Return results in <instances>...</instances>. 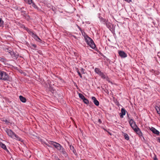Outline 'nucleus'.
I'll return each mask as SVG.
<instances>
[{
  "mask_svg": "<svg viewBox=\"0 0 160 160\" xmlns=\"http://www.w3.org/2000/svg\"><path fill=\"white\" fill-rule=\"evenodd\" d=\"M59 151H60L64 155L65 157H68V154L66 152L65 149L63 148V147L62 146L61 147V148L59 150Z\"/></svg>",
  "mask_w": 160,
  "mask_h": 160,
  "instance_id": "10",
  "label": "nucleus"
},
{
  "mask_svg": "<svg viewBox=\"0 0 160 160\" xmlns=\"http://www.w3.org/2000/svg\"><path fill=\"white\" fill-rule=\"evenodd\" d=\"M101 20L103 21L105 23L106 25L108 28H111L112 24L110 22H109L108 21H106L105 19L102 18H101Z\"/></svg>",
  "mask_w": 160,
  "mask_h": 160,
  "instance_id": "8",
  "label": "nucleus"
},
{
  "mask_svg": "<svg viewBox=\"0 0 160 160\" xmlns=\"http://www.w3.org/2000/svg\"><path fill=\"white\" fill-rule=\"evenodd\" d=\"M106 80L108 81L109 82H110L109 78L108 77V76L107 75L106 76V78H105Z\"/></svg>",
  "mask_w": 160,
  "mask_h": 160,
  "instance_id": "30",
  "label": "nucleus"
},
{
  "mask_svg": "<svg viewBox=\"0 0 160 160\" xmlns=\"http://www.w3.org/2000/svg\"><path fill=\"white\" fill-rule=\"evenodd\" d=\"M154 71V73L156 75H158L160 73L158 71Z\"/></svg>",
  "mask_w": 160,
  "mask_h": 160,
  "instance_id": "26",
  "label": "nucleus"
},
{
  "mask_svg": "<svg viewBox=\"0 0 160 160\" xmlns=\"http://www.w3.org/2000/svg\"><path fill=\"white\" fill-rule=\"evenodd\" d=\"M95 72L98 74L99 76H100L102 78L105 79L106 78V76L107 74L103 72H102L101 71H95Z\"/></svg>",
  "mask_w": 160,
  "mask_h": 160,
  "instance_id": "7",
  "label": "nucleus"
},
{
  "mask_svg": "<svg viewBox=\"0 0 160 160\" xmlns=\"http://www.w3.org/2000/svg\"><path fill=\"white\" fill-rule=\"evenodd\" d=\"M78 95L79 98L82 100L85 98V97L81 93H79Z\"/></svg>",
  "mask_w": 160,
  "mask_h": 160,
  "instance_id": "23",
  "label": "nucleus"
},
{
  "mask_svg": "<svg viewBox=\"0 0 160 160\" xmlns=\"http://www.w3.org/2000/svg\"><path fill=\"white\" fill-rule=\"evenodd\" d=\"M92 99L93 101L94 104L97 106H98L99 105V102L98 101L96 98L94 97H92Z\"/></svg>",
  "mask_w": 160,
  "mask_h": 160,
  "instance_id": "13",
  "label": "nucleus"
},
{
  "mask_svg": "<svg viewBox=\"0 0 160 160\" xmlns=\"http://www.w3.org/2000/svg\"><path fill=\"white\" fill-rule=\"evenodd\" d=\"M156 110H157V113H158V114H160V113H159V111H158L157 110V108H156Z\"/></svg>",
  "mask_w": 160,
  "mask_h": 160,
  "instance_id": "39",
  "label": "nucleus"
},
{
  "mask_svg": "<svg viewBox=\"0 0 160 160\" xmlns=\"http://www.w3.org/2000/svg\"><path fill=\"white\" fill-rule=\"evenodd\" d=\"M150 129L152 131L153 133L155 134H156L157 135H159L160 132L156 129L152 127L151 128H150Z\"/></svg>",
  "mask_w": 160,
  "mask_h": 160,
  "instance_id": "11",
  "label": "nucleus"
},
{
  "mask_svg": "<svg viewBox=\"0 0 160 160\" xmlns=\"http://www.w3.org/2000/svg\"><path fill=\"white\" fill-rule=\"evenodd\" d=\"M70 149L71 150H72L73 152L76 155V154H77L76 152V150L74 149V147L73 146H70Z\"/></svg>",
  "mask_w": 160,
  "mask_h": 160,
  "instance_id": "20",
  "label": "nucleus"
},
{
  "mask_svg": "<svg viewBox=\"0 0 160 160\" xmlns=\"http://www.w3.org/2000/svg\"><path fill=\"white\" fill-rule=\"evenodd\" d=\"M56 160H61L59 159V158H57V159Z\"/></svg>",
  "mask_w": 160,
  "mask_h": 160,
  "instance_id": "41",
  "label": "nucleus"
},
{
  "mask_svg": "<svg viewBox=\"0 0 160 160\" xmlns=\"http://www.w3.org/2000/svg\"><path fill=\"white\" fill-rule=\"evenodd\" d=\"M37 41L41 42L42 41L41 40L40 38L38 37V38H37V39L36 40Z\"/></svg>",
  "mask_w": 160,
  "mask_h": 160,
  "instance_id": "32",
  "label": "nucleus"
},
{
  "mask_svg": "<svg viewBox=\"0 0 160 160\" xmlns=\"http://www.w3.org/2000/svg\"><path fill=\"white\" fill-rule=\"evenodd\" d=\"M83 101L84 103L87 104L89 103V101L85 98L83 100Z\"/></svg>",
  "mask_w": 160,
  "mask_h": 160,
  "instance_id": "22",
  "label": "nucleus"
},
{
  "mask_svg": "<svg viewBox=\"0 0 160 160\" xmlns=\"http://www.w3.org/2000/svg\"><path fill=\"white\" fill-rule=\"evenodd\" d=\"M5 131L9 137L12 138L13 137L15 133L14 132L11 130L7 128L6 129Z\"/></svg>",
  "mask_w": 160,
  "mask_h": 160,
  "instance_id": "6",
  "label": "nucleus"
},
{
  "mask_svg": "<svg viewBox=\"0 0 160 160\" xmlns=\"http://www.w3.org/2000/svg\"><path fill=\"white\" fill-rule=\"evenodd\" d=\"M24 1L29 5H32V7L36 9H37V6L33 2L32 0H24Z\"/></svg>",
  "mask_w": 160,
  "mask_h": 160,
  "instance_id": "5",
  "label": "nucleus"
},
{
  "mask_svg": "<svg viewBox=\"0 0 160 160\" xmlns=\"http://www.w3.org/2000/svg\"><path fill=\"white\" fill-rule=\"evenodd\" d=\"M46 145H47L48 146V147H50V146H49V145H48L47 144H46Z\"/></svg>",
  "mask_w": 160,
  "mask_h": 160,
  "instance_id": "42",
  "label": "nucleus"
},
{
  "mask_svg": "<svg viewBox=\"0 0 160 160\" xmlns=\"http://www.w3.org/2000/svg\"><path fill=\"white\" fill-rule=\"evenodd\" d=\"M77 72H78V74L80 76L81 78H82V76L81 75V72H79V71H77Z\"/></svg>",
  "mask_w": 160,
  "mask_h": 160,
  "instance_id": "31",
  "label": "nucleus"
},
{
  "mask_svg": "<svg viewBox=\"0 0 160 160\" xmlns=\"http://www.w3.org/2000/svg\"><path fill=\"white\" fill-rule=\"evenodd\" d=\"M153 158L154 160H158V159L157 158L156 156L155 155V156L153 157Z\"/></svg>",
  "mask_w": 160,
  "mask_h": 160,
  "instance_id": "34",
  "label": "nucleus"
},
{
  "mask_svg": "<svg viewBox=\"0 0 160 160\" xmlns=\"http://www.w3.org/2000/svg\"><path fill=\"white\" fill-rule=\"evenodd\" d=\"M108 132L110 135H112L111 133H110L108 131Z\"/></svg>",
  "mask_w": 160,
  "mask_h": 160,
  "instance_id": "40",
  "label": "nucleus"
},
{
  "mask_svg": "<svg viewBox=\"0 0 160 160\" xmlns=\"http://www.w3.org/2000/svg\"><path fill=\"white\" fill-rule=\"evenodd\" d=\"M19 72L22 74L24 76H26L27 74L26 73L23 72V71H19Z\"/></svg>",
  "mask_w": 160,
  "mask_h": 160,
  "instance_id": "28",
  "label": "nucleus"
},
{
  "mask_svg": "<svg viewBox=\"0 0 160 160\" xmlns=\"http://www.w3.org/2000/svg\"><path fill=\"white\" fill-rule=\"evenodd\" d=\"M82 70H83V69L82 68Z\"/></svg>",
  "mask_w": 160,
  "mask_h": 160,
  "instance_id": "44",
  "label": "nucleus"
},
{
  "mask_svg": "<svg viewBox=\"0 0 160 160\" xmlns=\"http://www.w3.org/2000/svg\"><path fill=\"white\" fill-rule=\"evenodd\" d=\"M12 57L14 59H17L18 57V54L17 53L13 52H11L10 53Z\"/></svg>",
  "mask_w": 160,
  "mask_h": 160,
  "instance_id": "12",
  "label": "nucleus"
},
{
  "mask_svg": "<svg viewBox=\"0 0 160 160\" xmlns=\"http://www.w3.org/2000/svg\"><path fill=\"white\" fill-rule=\"evenodd\" d=\"M19 99L20 101L23 102H25L26 101V98L22 96H19Z\"/></svg>",
  "mask_w": 160,
  "mask_h": 160,
  "instance_id": "17",
  "label": "nucleus"
},
{
  "mask_svg": "<svg viewBox=\"0 0 160 160\" xmlns=\"http://www.w3.org/2000/svg\"><path fill=\"white\" fill-rule=\"evenodd\" d=\"M121 113H120V117L121 118H122L123 117V115H125L126 114V111L124 108H122L121 110Z\"/></svg>",
  "mask_w": 160,
  "mask_h": 160,
  "instance_id": "15",
  "label": "nucleus"
},
{
  "mask_svg": "<svg viewBox=\"0 0 160 160\" xmlns=\"http://www.w3.org/2000/svg\"><path fill=\"white\" fill-rule=\"evenodd\" d=\"M3 23V21L2 20V19L1 18H0V26L1 27L2 26Z\"/></svg>",
  "mask_w": 160,
  "mask_h": 160,
  "instance_id": "27",
  "label": "nucleus"
},
{
  "mask_svg": "<svg viewBox=\"0 0 160 160\" xmlns=\"http://www.w3.org/2000/svg\"><path fill=\"white\" fill-rule=\"evenodd\" d=\"M98 122L99 123H101L102 122L101 120L100 119H99L98 120Z\"/></svg>",
  "mask_w": 160,
  "mask_h": 160,
  "instance_id": "35",
  "label": "nucleus"
},
{
  "mask_svg": "<svg viewBox=\"0 0 160 160\" xmlns=\"http://www.w3.org/2000/svg\"><path fill=\"white\" fill-rule=\"evenodd\" d=\"M48 142L49 144L53 145L55 148L59 151L61 148L62 146L59 143L54 141H49Z\"/></svg>",
  "mask_w": 160,
  "mask_h": 160,
  "instance_id": "3",
  "label": "nucleus"
},
{
  "mask_svg": "<svg viewBox=\"0 0 160 160\" xmlns=\"http://www.w3.org/2000/svg\"><path fill=\"white\" fill-rule=\"evenodd\" d=\"M81 72L82 74H84L85 73L84 72V71H81Z\"/></svg>",
  "mask_w": 160,
  "mask_h": 160,
  "instance_id": "37",
  "label": "nucleus"
},
{
  "mask_svg": "<svg viewBox=\"0 0 160 160\" xmlns=\"http://www.w3.org/2000/svg\"><path fill=\"white\" fill-rule=\"evenodd\" d=\"M3 121L5 122V123L7 124H8L9 123H10L9 120H8L7 119H5V120H3Z\"/></svg>",
  "mask_w": 160,
  "mask_h": 160,
  "instance_id": "29",
  "label": "nucleus"
},
{
  "mask_svg": "<svg viewBox=\"0 0 160 160\" xmlns=\"http://www.w3.org/2000/svg\"><path fill=\"white\" fill-rule=\"evenodd\" d=\"M104 130L106 131H107L108 132V131L106 130V129H104Z\"/></svg>",
  "mask_w": 160,
  "mask_h": 160,
  "instance_id": "43",
  "label": "nucleus"
},
{
  "mask_svg": "<svg viewBox=\"0 0 160 160\" xmlns=\"http://www.w3.org/2000/svg\"><path fill=\"white\" fill-rule=\"evenodd\" d=\"M84 39L87 44L92 49H95L96 48V45L93 40L90 38L89 37H86Z\"/></svg>",
  "mask_w": 160,
  "mask_h": 160,
  "instance_id": "1",
  "label": "nucleus"
},
{
  "mask_svg": "<svg viewBox=\"0 0 160 160\" xmlns=\"http://www.w3.org/2000/svg\"><path fill=\"white\" fill-rule=\"evenodd\" d=\"M26 30L32 36L34 34L31 29L28 28H26Z\"/></svg>",
  "mask_w": 160,
  "mask_h": 160,
  "instance_id": "18",
  "label": "nucleus"
},
{
  "mask_svg": "<svg viewBox=\"0 0 160 160\" xmlns=\"http://www.w3.org/2000/svg\"><path fill=\"white\" fill-rule=\"evenodd\" d=\"M0 147L5 150L8 153H9V152L6 146L4 144L1 142H0Z\"/></svg>",
  "mask_w": 160,
  "mask_h": 160,
  "instance_id": "14",
  "label": "nucleus"
},
{
  "mask_svg": "<svg viewBox=\"0 0 160 160\" xmlns=\"http://www.w3.org/2000/svg\"><path fill=\"white\" fill-rule=\"evenodd\" d=\"M118 54L122 58H125L127 56V54L123 51H118Z\"/></svg>",
  "mask_w": 160,
  "mask_h": 160,
  "instance_id": "9",
  "label": "nucleus"
},
{
  "mask_svg": "<svg viewBox=\"0 0 160 160\" xmlns=\"http://www.w3.org/2000/svg\"><path fill=\"white\" fill-rule=\"evenodd\" d=\"M32 46L34 48H36V47H37L36 45L35 44H32Z\"/></svg>",
  "mask_w": 160,
  "mask_h": 160,
  "instance_id": "36",
  "label": "nucleus"
},
{
  "mask_svg": "<svg viewBox=\"0 0 160 160\" xmlns=\"http://www.w3.org/2000/svg\"><path fill=\"white\" fill-rule=\"evenodd\" d=\"M32 37L36 40L38 37L36 34H34Z\"/></svg>",
  "mask_w": 160,
  "mask_h": 160,
  "instance_id": "24",
  "label": "nucleus"
},
{
  "mask_svg": "<svg viewBox=\"0 0 160 160\" xmlns=\"http://www.w3.org/2000/svg\"><path fill=\"white\" fill-rule=\"evenodd\" d=\"M124 137L125 139L127 140H128L129 139V137L127 133H124Z\"/></svg>",
  "mask_w": 160,
  "mask_h": 160,
  "instance_id": "21",
  "label": "nucleus"
},
{
  "mask_svg": "<svg viewBox=\"0 0 160 160\" xmlns=\"http://www.w3.org/2000/svg\"><path fill=\"white\" fill-rule=\"evenodd\" d=\"M9 77L5 72L0 71V79L6 81L9 79Z\"/></svg>",
  "mask_w": 160,
  "mask_h": 160,
  "instance_id": "2",
  "label": "nucleus"
},
{
  "mask_svg": "<svg viewBox=\"0 0 160 160\" xmlns=\"http://www.w3.org/2000/svg\"><path fill=\"white\" fill-rule=\"evenodd\" d=\"M78 28L79 29V30L81 32H82L83 31V30L81 29V28H80V27L78 26Z\"/></svg>",
  "mask_w": 160,
  "mask_h": 160,
  "instance_id": "33",
  "label": "nucleus"
},
{
  "mask_svg": "<svg viewBox=\"0 0 160 160\" xmlns=\"http://www.w3.org/2000/svg\"><path fill=\"white\" fill-rule=\"evenodd\" d=\"M129 123L134 131H135L136 129H137V128H138L137 125H136L135 122L132 119H130Z\"/></svg>",
  "mask_w": 160,
  "mask_h": 160,
  "instance_id": "4",
  "label": "nucleus"
},
{
  "mask_svg": "<svg viewBox=\"0 0 160 160\" xmlns=\"http://www.w3.org/2000/svg\"><path fill=\"white\" fill-rule=\"evenodd\" d=\"M157 139L158 140V141L159 142H160V138H158Z\"/></svg>",
  "mask_w": 160,
  "mask_h": 160,
  "instance_id": "38",
  "label": "nucleus"
},
{
  "mask_svg": "<svg viewBox=\"0 0 160 160\" xmlns=\"http://www.w3.org/2000/svg\"><path fill=\"white\" fill-rule=\"evenodd\" d=\"M83 36L84 37V39L86 37H88V36L83 32L82 31V32H81Z\"/></svg>",
  "mask_w": 160,
  "mask_h": 160,
  "instance_id": "25",
  "label": "nucleus"
},
{
  "mask_svg": "<svg viewBox=\"0 0 160 160\" xmlns=\"http://www.w3.org/2000/svg\"><path fill=\"white\" fill-rule=\"evenodd\" d=\"M14 136L17 140L20 141H22V139L19 136H18L15 133L14 134Z\"/></svg>",
  "mask_w": 160,
  "mask_h": 160,
  "instance_id": "19",
  "label": "nucleus"
},
{
  "mask_svg": "<svg viewBox=\"0 0 160 160\" xmlns=\"http://www.w3.org/2000/svg\"><path fill=\"white\" fill-rule=\"evenodd\" d=\"M134 131L138 134L139 137L142 136V133L138 128H137V129H136Z\"/></svg>",
  "mask_w": 160,
  "mask_h": 160,
  "instance_id": "16",
  "label": "nucleus"
}]
</instances>
